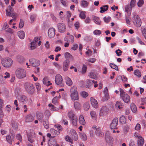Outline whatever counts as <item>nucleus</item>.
<instances>
[{"label": "nucleus", "instance_id": "obj_1", "mask_svg": "<svg viewBox=\"0 0 146 146\" xmlns=\"http://www.w3.org/2000/svg\"><path fill=\"white\" fill-rule=\"evenodd\" d=\"M1 63L4 67L9 68L13 64V61L12 59L10 58H5L1 59Z\"/></svg>", "mask_w": 146, "mask_h": 146}, {"label": "nucleus", "instance_id": "obj_2", "mask_svg": "<svg viewBox=\"0 0 146 146\" xmlns=\"http://www.w3.org/2000/svg\"><path fill=\"white\" fill-rule=\"evenodd\" d=\"M15 74L17 77L19 79L23 78L26 76L25 70L21 68H18L15 71Z\"/></svg>", "mask_w": 146, "mask_h": 146}, {"label": "nucleus", "instance_id": "obj_3", "mask_svg": "<svg viewBox=\"0 0 146 146\" xmlns=\"http://www.w3.org/2000/svg\"><path fill=\"white\" fill-rule=\"evenodd\" d=\"M26 91L29 94L32 95L35 92V86L33 84L29 82L26 83L25 85Z\"/></svg>", "mask_w": 146, "mask_h": 146}, {"label": "nucleus", "instance_id": "obj_4", "mask_svg": "<svg viewBox=\"0 0 146 146\" xmlns=\"http://www.w3.org/2000/svg\"><path fill=\"white\" fill-rule=\"evenodd\" d=\"M132 20L134 24L136 27H139L141 26V20L138 15L134 14Z\"/></svg>", "mask_w": 146, "mask_h": 146}, {"label": "nucleus", "instance_id": "obj_5", "mask_svg": "<svg viewBox=\"0 0 146 146\" xmlns=\"http://www.w3.org/2000/svg\"><path fill=\"white\" fill-rule=\"evenodd\" d=\"M105 138L106 142L109 145L111 146L113 144V138L110 136V134L109 131H106Z\"/></svg>", "mask_w": 146, "mask_h": 146}, {"label": "nucleus", "instance_id": "obj_6", "mask_svg": "<svg viewBox=\"0 0 146 146\" xmlns=\"http://www.w3.org/2000/svg\"><path fill=\"white\" fill-rule=\"evenodd\" d=\"M30 63L34 67H36L39 66L40 64V62L37 59L34 58H31L29 60Z\"/></svg>", "mask_w": 146, "mask_h": 146}, {"label": "nucleus", "instance_id": "obj_7", "mask_svg": "<svg viewBox=\"0 0 146 146\" xmlns=\"http://www.w3.org/2000/svg\"><path fill=\"white\" fill-rule=\"evenodd\" d=\"M108 110L109 109L106 106H102L100 110V116H103L106 115Z\"/></svg>", "mask_w": 146, "mask_h": 146}, {"label": "nucleus", "instance_id": "obj_8", "mask_svg": "<svg viewBox=\"0 0 146 146\" xmlns=\"http://www.w3.org/2000/svg\"><path fill=\"white\" fill-rule=\"evenodd\" d=\"M118 123V119L117 118H115L114 119L111 123L110 127L111 129H117L116 126Z\"/></svg>", "mask_w": 146, "mask_h": 146}, {"label": "nucleus", "instance_id": "obj_9", "mask_svg": "<svg viewBox=\"0 0 146 146\" xmlns=\"http://www.w3.org/2000/svg\"><path fill=\"white\" fill-rule=\"evenodd\" d=\"M58 31L60 33H63L65 31L66 25L63 23H60L57 25Z\"/></svg>", "mask_w": 146, "mask_h": 146}, {"label": "nucleus", "instance_id": "obj_10", "mask_svg": "<svg viewBox=\"0 0 146 146\" xmlns=\"http://www.w3.org/2000/svg\"><path fill=\"white\" fill-rule=\"evenodd\" d=\"M70 64V61L68 59L65 60L63 63V69L64 71H66L68 70Z\"/></svg>", "mask_w": 146, "mask_h": 146}, {"label": "nucleus", "instance_id": "obj_11", "mask_svg": "<svg viewBox=\"0 0 146 146\" xmlns=\"http://www.w3.org/2000/svg\"><path fill=\"white\" fill-rule=\"evenodd\" d=\"M15 136V134H12L11 135H8L6 136V140L9 144H12V141H14Z\"/></svg>", "mask_w": 146, "mask_h": 146}, {"label": "nucleus", "instance_id": "obj_12", "mask_svg": "<svg viewBox=\"0 0 146 146\" xmlns=\"http://www.w3.org/2000/svg\"><path fill=\"white\" fill-rule=\"evenodd\" d=\"M63 79L62 76L60 74L57 75L55 77V82L56 84L58 85L62 83Z\"/></svg>", "mask_w": 146, "mask_h": 146}, {"label": "nucleus", "instance_id": "obj_13", "mask_svg": "<svg viewBox=\"0 0 146 146\" xmlns=\"http://www.w3.org/2000/svg\"><path fill=\"white\" fill-rule=\"evenodd\" d=\"M55 30L53 28H50L48 31V36L50 38L53 37L55 35Z\"/></svg>", "mask_w": 146, "mask_h": 146}, {"label": "nucleus", "instance_id": "obj_14", "mask_svg": "<svg viewBox=\"0 0 146 146\" xmlns=\"http://www.w3.org/2000/svg\"><path fill=\"white\" fill-rule=\"evenodd\" d=\"M70 136L75 141H76L78 139V135L76 132L74 130H72L70 133Z\"/></svg>", "mask_w": 146, "mask_h": 146}, {"label": "nucleus", "instance_id": "obj_15", "mask_svg": "<svg viewBox=\"0 0 146 146\" xmlns=\"http://www.w3.org/2000/svg\"><path fill=\"white\" fill-rule=\"evenodd\" d=\"M121 98L123 101L126 103H128L130 102V98L129 96L127 94H124Z\"/></svg>", "mask_w": 146, "mask_h": 146}, {"label": "nucleus", "instance_id": "obj_16", "mask_svg": "<svg viewBox=\"0 0 146 146\" xmlns=\"http://www.w3.org/2000/svg\"><path fill=\"white\" fill-rule=\"evenodd\" d=\"M91 103L92 106L95 108H97L98 107V103L97 101L93 98L91 97L90 98Z\"/></svg>", "mask_w": 146, "mask_h": 146}, {"label": "nucleus", "instance_id": "obj_17", "mask_svg": "<svg viewBox=\"0 0 146 146\" xmlns=\"http://www.w3.org/2000/svg\"><path fill=\"white\" fill-rule=\"evenodd\" d=\"M70 97L72 100L74 101L77 100L79 99L78 93H75L70 94Z\"/></svg>", "mask_w": 146, "mask_h": 146}, {"label": "nucleus", "instance_id": "obj_18", "mask_svg": "<svg viewBox=\"0 0 146 146\" xmlns=\"http://www.w3.org/2000/svg\"><path fill=\"white\" fill-rule=\"evenodd\" d=\"M34 120V117L32 115H27L26 117V121L27 122H31Z\"/></svg>", "mask_w": 146, "mask_h": 146}, {"label": "nucleus", "instance_id": "obj_19", "mask_svg": "<svg viewBox=\"0 0 146 146\" xmlns=\"http://www.w3.org/2000/svg\"><path fill=\"white\" fill-rule=\"evenodd\" d=\"M144 143V140L141 136H139L137 140L138 146H143Z\"/></svg>", "mask_w": 146, "mask_h": 146}, {"label": "nucleus", "instance_id": "obj_20", "mask_svg": "<svg viewBox=\"0 0 146 146\" xmlns=\"http://www.w3.org/2000/svg\"><path fill=\"white\" fill-rule=\"evenodd\" d=\"M13 11V8L10 6H9L7 9L6 10V15L8 16H11V13Z\"/></svg>", "mask_w": 146, "mask_h": 146}, {"label": "nucleus", "instance_id": "obj_21", "mask_svg": "<svg viewBox=\"0 0 146 146\" xmlns=\"http://www.w3.org/2000/svg\"><path fill=\"white\" fill-rule=\"evenodd\" d=\"M48 145L49 146H59L58 144L56 143V141L54 139H51Z\"/></svg>", "mask_w": 146, "mask_h": 146}, {"label": "nucleus", "instance_id": "obj_22", "mask_svg": "<svg viewBox=\"0 0 146 146\" xmlns=\"http://www.w3.org/2000/svg\"><path fill=\"white\" fill-rule=\"evenodd\" d=\"M79 123L81 125H84L86 123L85 120L84 119V117L82 115H81L79 119Z\"/></svg>", "mask_w": 146, "mask_h": 146}, {"label": "nucleus", "instance_id": "obj_23", "mask_svg": "<svg viewBox=\"0 0 146 146\" xmlns=\"http://www.w3.org/2000/svg\"><path fill=\"white\" fill-rule=\"evenodd\" d=\"M132 7L130 5H127L125 6V11L127 13H130V14L131 13V10L132 9Z\"/></svg>", "mask_w": 146, "mask_h": 146}, {"label": "nucleus", "instance_id": "obj_24", "mask_svg": "<svg viewBox=\"0 0 146 146\" xmlns=\"http://www.w3.org/2000/svg\"><path fill=\"white\" fill-rule=\"evenodd\" d=\"M20 101L23 103H26L27 101V98L25 96H21Z\"/></svg>", "mask_w": 146, "mask_h": 146}, {"label": "nucleus", "instance_id": "obj_25", "mask_svg": "<svg viewBox=\"0 0 146 146\" xmlns=\"http://www.w3.org/2000/svg\"><path fill=\"white\" fill-rule=\"evenodd\" d=\"M66 84L69 86H71L72 84V82L71 79L68 77L65 78Z\"/></svg>", "mask_w": 146, "mask_h": 146}, {"label": "nucleus", "instance_id": "obj_26", "mask_svg": "<svg viewBox=\"0 0 146 146\" xmlns=\"http://www.w3.org/2000/svg\"><path fill=\"white\" fill-rule=\"evenodd\" d=\"M93 20L96 24L100 25L101 23V21L98 17L94 16L93 18Z\"/></svg>", "mask_w": 146, "mask_h": 146}, {"label": "nucleus", "instance_id": "obj_27", "mask_svg": "<svg viewBox=\"0 0 146 146\" xmlns=\"http://www.w3.org/2000/svg\"><path fill=\"white\" fill-rule=\"evenodd\" d=\"M108 5L103 6L100 8L101 11L100 12L101 13H103L105 11H107L108 9Z\"/></svg>", "mask_w": 146, "mask_h": 146}, {"label": "nucleus", "instance_id": "obj_28", "mask_svg": "<svg viewBox=\"0 0 146 146\" xmlns=\"http://www.w3.org/2000/svg\"><path fill=\"white\" fill-rule=\"evenodd\" d=\"M37 119L41 122L43 119V115L42 113L38 112L36 113Z\"/></svg>", "mask_w": 146, "mask_h": 146}, {"label": "nucleus", "instance_id": "obj_29", "mask_svg": "<svg viewBox=\"0 0 146 146\" xmlns=\"http://www.w3.org/2000/svg\"><path fill=\"white\" fill-rule=\"evenodd\" d=\"M18 35L19 37L21 39L24 38L25 36V34L23 31H20L18 32Z\"/></svg>", "mask_w": 146, "mask_h": 146}, {"label": "nucleus", "instance_id": "obj_30", "mask_svg": "<svg viewBox=\"0 0 146 146\" xmlns=\"http://www.w3.org/2000/svg\"><path fill=\"white\" fill-rule=\"evenodd\" d=\"M131 109L132 111L134 113H135L137 111V108L134 103H132L131 104Z\"/></svg>", "mask_w": 146, "mask_h": 146}, {"label": "nucleus", "instance_id": "obj_31", "mask_svg": "<svg viewBox=\"0 0 146 146\" xmlns=\"http://www.w3.org/2000/svg\"><path fill=\"white\" fill-rule=\"evenodd\" d=\"M70 94L75 93H78L77 91V88L76 86H73L71 87L70 90Z\"/></svg>", "mask_w": 146, "mask_h": 146}, {"label": "nucleus", "instance_id": "obj_32", "mask_svg": "<svg viewBox=\"0 0 146 146\" xmlns=\"http://www.w3.org/2000/svg\"><path fill=\"white\" fill-rule=\"evenodd\" d=\"M72 121L73 125L76 126L77 125V122L78 119L76 116H74L73 118H71Z\"/></svg>", "mask_w": 146, "mask_h": 146}, {"label": "nucleus", "instance_id": "obj_33", "mask_svg": "<svg viewBox=\"0 0 146 146\" xmlns=\"http://www.w3.org/2000/svg\"><path fill=\"white\" fill-rule=\"evenodd\" d=\"M81 4L82 6L86 7L88 5L89 3L86 1L83 0L81 1Z\"/></svg>", "mask_w": 146, "mask_h": 146}, {"label": "nucleus", "instance_id": "obj_34", "mask_svg": "<svg viewBox=\"0 0 146 146\" xmlns=\"http://www.w3.org/2000/svg\"><path fill=\"white\" fill-rule=\"evenodd\" d=\"M83 107L85 110L86 111L88 110L90 107L89 103L88 102H86L83 105Z\"/></svg>", "mask_w": 146, "mask_h": 146}, {"label": "nucleus", "instance_id": "obj_35", "mask_svg": "<svg viewBox=\"0 0 146 146\" xmlns=\"http://www.w3.org/2000/svg\"><path fill=\"white\" fill-rule=\"evenodd\" d=\"M11 124L12 127L15 129H17L18 128V126L17 123L14 121H12Z\"/></svg>", "mask_w": 146, "mask_h": 146}, {"label": "nucleus", "instance_id": "obj_36", "mask_svg": "<svg viewBox=\"0 0 146 146\" xmlns=\"http://www.w3.org/2000/svg\"><path fill=\"white\" fill-rule=\"evenodd\" d=\"M43 124L44 127L46 129H48L49 128V123L47 119H45L43 121Z\"/></svg>", "mask_w": 146, "mask_h": 146}, {"label": "nucleus", "instance_id": "obj_37", "mask_svg": "<svg viewBox=\"0 0 146 146\" xmlns=\"http://www.w3.org/2000/svg\"><path fill=\"white\" fill-rule=\"evenodd\" d=\"M27 137L28 141L31 143H33L34 142V140L32 135L30 133L27 134Z\"/></svg>", "mask_w": 146, "mask_h": 146}, {"label": "nucleus", "instance_id": "obj_38", "mask_svg": "<svg viewBox=\"0 0 146 146\" xmlns=\"http://www.w3.org/2000/svg\"><path fill=\"white\" fill-rule=\"evenodd\" d=\"M74 106L75 109L76 110H80L81 106L80 104L78 102H75L74 103Z\"/></svg>", "mask_w": 146, "mask_h": 146}, {"label": "nucleus", "instance_id": "obj_39", "mask_svg": "<svg viewBox=\"0 0 146 146\" xmlns=\"http://www.w3.org/2000/svg\"><path fill=\"white\" fill-rule=\"evenodd\" d=\"M141 31L142 35L146 39V29L143 27L141 28Z\"/></svg>", "mask_w": 146, "mask_h": 146}, {"label": "nucleus", "instance_id": "obj_40", "mask_svg": "<svg viewBox=\"0 0 146 146\" xmlns=\"http://www.w3.org/2000/svg\"><path fill=\"white\" fill-rule=\"evenodd\" d=\"M120 121L123 124H124L126 123V120L125 118L123 115H122L120 118Z\"/></svg>", "mask_w": 146, "mask_h": 146}, {"label": "nucleus", "instance_id": "obj_41", "mask_svg": "<svg viewBox=\"0 0 146 146\" xmlns=\"http://www.w3.org/2000/svg\"><path fill=\"white\" fill-rule=\"evenodd\" d=\"M79 16L80 17V18L82 19H84L86 17L85 14V12L83 11H81L80 13Z\"/></svg>", "mask_w": 146, "mask_h": 146}, {"label": "nucleus", "instance_id": "obj_42", "mask_svg": "<svg viewBox=\"0 0 146 146\" xmlns=\"http://www.w3.org/2000/svg\"><path fill=\"white\" fill-rule=\"evenodd\" d=\"M64 56L65 58L67 59H72V56L70 53L68 52H66L64 54Z\"/></svg>", "mask_w": 146, "mask_h": 146}, {"label": "nucleus", "instance_id": "obj_43", "mask_svg": "<svg viewBox=\"0 0 146 146\" xmlns=\"http://www.w3.org/2000/svg\"><path fill=\"white\" fill-rule=\"evenodd\" d=\"M134 74L135 75L139 77H140L141 76V73L138 70H135Z\"/></svg>", "mask_w": 146, "mask_h": 146}, {"label": "nucleus", "instance_id": "obj_44", "mask_svg": "<svg viewBox=\"0 0 146 146\" xmlns=\"http://www.w3.org/2000/svg\"><path fill=\"white\" fill-rule=\"evenodd\" d=\"M17 61L19 62L22 63L25 61V59L23 57L19 56L17 57Z\"/></svg>", "mask_w": 146, "mask_h": 146}, {"label": "nucleus", "instance_id": "obj_45", "mask_svg": "<svg viewBox=\"0 0 146 146\" xmlns=\"http://www.w3.org/2000/svg\"><path fill=\"white\" fill-rule=\"evenodd\" d=\"M96 133L97 135L99 136L102 137L104 135V133L99 131L98 129L96 130Z\"/></svg>", "mask_w": 146, "mask_h": 146}, {"label": "nucleus", "instance_id": "obj_46", "mask_svg": "<svg viewBox=\"0 0 146 146\" xmlns=\"http://www.w3.org/2000/svg\"><path fill=\"white\" fill-rule=\"evenodd\" d=\"M110 66L111 68L115 69L116 70H118V66L115 64L113 63H110Z\"/></svg>", "mask_w": 146, "mask_h": 146}, {"label": "nucleus", "instance_id": "obj_47", "mask_svg": "<svg viewBox=\"0 0 146 146\" xmlns=\"http://www.w3.org/2000/svg\"><path fill=\"white\" fill-rule=\"evenodd\" d=\"M52 102L54 104H57L58 103V98L57 96L54 97L52 100Z\"/></svg>", "mask_w": 146, "mask_h": 146}, {"label": "nucleus", "instance_id": "obj_48", "mask_svg": "<svg viewBox=\"0 0 146 146\" xmlns=\"http://www.w3.org/2000/svg\"><path fill=\"white\" fill-rule=\"evenodd\" d=\"M121 106L122 103L121 102H117L115 104V106L117 107L119 109H121L122 108V107Z\"/></svg>", "mask_w": 146, "mask_h": 146}, {"label": "nucleus", "instance_id": "obj_49", "mask_svg": "<svg viewBox=\"0 0 146 146\" xmlns=\"http://www.w3.org/2000/svg\"><path fill=\"white\" fill-rule=\"evenodd\" d=\"M35 42L34 41H33L31 43L30 48L31 50H33L36 48Z\"/></svg>", "mask_w": 146, "mask_h": 146}, {"label": "nucleus", "instance_id": "obj_50", "mask_svg": "<svg viewBox=\"0 0 146 146\" xmlns=\"http://www.w3.org/2000/svg\"><path fill=\"white\" fill-rule=\"evenodd\" d=\"M80 137L81 139H82L84 140H85L87 139V137L84 133H80Z\"/></svg>", "mask_w": 146, "mask_h": 146}, {"label": "nucleus", "instance_id": "obj_51", "mask_svg": "<svg viewBox=\"0 0 146 146\" xmlns=\"http://www.w3.org/2000/svg\"><path fill=\"white\" fill-rule=\"evenodd\" d=\"M65 139L66 141H68L71 143L73 142L72 140L69 136L67 135L65 137Z\"/></svg>", "mask_w": 146, "mask_h": 146}, {"label": "nucleus", "instance_id": "obj_52", "mask_svg": "<svg viewBox=\"0 0 146 146\" xmlns=\"http://www.w3.org/2000/svg\"><path fill=\"white\" fill-rule=\"evenodd\" d=\"M109 98L108 94H105V96L102 98V100L103 102H104L108 100Z\"/></svg>", "mask_w": 146, "mask_h": 146}, {"label": "nucleus", "instance_id": "obj_53", "mask_svg": "<svg viewBox=\"0 0 146 146\" xmlns=\"http://www.w3.org/2000/svg\"><path fill=\"white\" fill-rule=\"evenodd\" d=\"M104 22L106 23H108L110 22L111 20V17H105L104 18Z\"/></svg>", "mask_w": 146, "mask_h": 146}, {"label": "nucleus", "instance_id": "obj_54", "mask_svg": "<svg viewBox=\"0 0 146 146\" xmlns=\"http://www.w3.org/2000/svg\"><path fill=\"white\" fill-rule=\"evenodd\" d=\"M90 76L91 78L96 79L97 78V76L93 72H90Z\"/></svg>", "mask_w": 146, "mask_h": 146}, {"label": "nucleus", "instance_id": "obj_55", "mask_svg": "<svg viewBox=\"0 0 146 146\" xmlns=\"http://www.w3.org/2000/svg\"><path fill=\"white\" fill-rule=\"evenodd\" d=\"M68 38L69 39V42L73 43L74 40V38L73 36L72 35L70 36H68Z\"/></svg>", "mask_w": 146, "mask_h": 146}, {"label": "nucleus", "instance_id": "obj_56", "mask_svg": "<svg viewBox=\"0 0 146 146\" xmlns=\"http://www.w3.org/2000/svg\"><path fill=\"white\" fill-rule=\"evenodd\" d=\"M68 116L70 118H71L74 116H76L72 111H70L68 113Z\"/></svg>", "mask_w": 146, "mask_h": 146}, {"label": "nucleus", "instance_id": "obj_57", "mask_svg": "<svg viewBox=\"0 0 146 146\" xmlns=\"http://www.w3.org/2000/svg\"><path fill=\"white\" fill-rule=\"evenodd\" d=\"M115 52L117 56H119L121 55L122 52L120 50L118 49L115 51Z\"/></svg>", "mask_w": 146, "mask_h": 146}, {"label": "nucleus", "instance_id": "obj_58", "mask_svg": "<svg viewBox=\"0 0 146 146\" xmlns=\"http://www.w3.org/2000/svg\"><path fill=\"white\" fill-rule=\"evenodd\" d=\"M88 94L84 91H83L82 93L81 96L83 97L84 98H86L88 96Z\"/></svg>", "mask_w": 146, "mask_h": 146}, {"label": "nucleus", "instance_id": "obj_59", "mask_svg": "<svg viewBox=\"0 0 146 146\" xmlns=\"http://www.w3.org/2000/svg\"><path fill=\"white\" fill-rule=\"evenodd\" d=\"M143 3L144 1L143 0H139L137 3V5L139 7H140Z\"/></svg>", "mask_w": 146, "mask_h": 146}, {"label": "nucleus", "instance_id": "obj_60", "mask_svg": "<svg viewBox=\"0 0 146 146\" xmlns=\"http://www.w3.org/2000/svg\"><path fill=\"white\" fill-rule=\"evenodd\" d=\"M90 115L92 118L95 117L96 115V113L95 111H92L90 113Z\"/></svg>", "mask_w": 146, "mask_h": 146}, {"label": "nucleus", "instance_id": "obj_61", "mask_svg": "<svg viewBox=\"0 0 146 146\" xmlns=\"http://www.w3.org/2000/svg\"><path fill=\"white\" fill-rule=\"evenodd\" d=\"M48 106L50 107H51V108L54 111H57L58 110V108L55 107L52 104H49Z\"/></svg>", "mask_w": 146, "mask_h": 146}, {"label": "nucleus", "instance_id": "obj_62", "mask_svg": "<svg viewBox=\"0 0 146 146\" xmlns=\"http://www.w3.org/2000/svg\"><path fill=\"white\" fill-rule=\"evenodd\" d=\"M36 17V16L35 15H31L30 19L31 22H33Z\"/></svg>", "mask_w": 146, "mask_h": 146}, {"label": "nucleus", "instance_id": "obj_63", "mask_svg": "<svg viewBox=\"0 0 146 146\" xmlns=\"http://www.w3.org/2000/svg\"><path fill=\"white\" fill-rule=\"evenodd\" d=\"M87 69V67L86 66H85L84 65H83V66L82 68V73L83 74H84L85 73Z\"/></svg>", "mask_w": 146, "mask_h": 146}, {"label": "nucleus", "instance_id": "obj_64", "mask_svg": "<svg viewBox=\"0 0 146 146\" xmlns=\"http://www.w3.org/2000/svg\"><path fill=\"white\" fill-rule=\"evenodd\" d=\"M101 33V31L100 30H96L94 32V34L95 35H99Z\"/></svg>", "mask_w": 146, "mask_h": 146}]
</instances>
